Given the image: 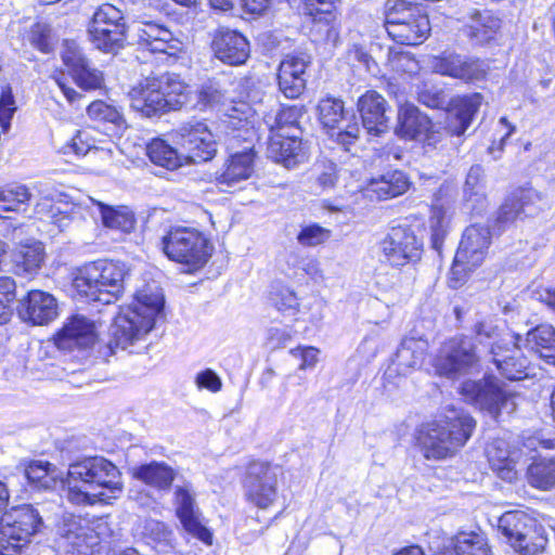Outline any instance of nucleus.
<instances>
[{"instance_id":"37998d69","label":"nucleus","mask_w":555,"mask_h":555,"mask_svg":"<svg viewBox=\"0 0 555 555\" xmlns=\"http://www.w3.org/2000/svg\"><path fill=\"white\" fill-rule=\"evenodd\" d=\"M74 341L77 346L86 348L95 340L94 324L82 315H74L63 326L60 333V343Z\"/></svg>"},{"instance_id":"c756f323","label":"nucleus","mask_w":555,"mask_h":555,"mask_svg":"<svg viewBox=\"0 0 555 555\" xmlns=\"http://www.w3.org/2000/svg\"><path fill=\"white\" fill-rule=\"evenodd\" d=\"M137 36L139 44L153 53L171 56L182 50V42L169 29L152 22L138 26Z\"/></svg>"},{"instance_id":"8fccbe9b","label":"nucleus","mask_w":555,"mask_h":555,"mask_svg":"<svg viewBox=\"0 0 555 555\" xmlns=\"http://www.w3.org/2000/svg\"><path fill=\"white\" fill-rule=\"evenodd\" d=\"M456 555H492L487 537L481 532H460L455 538Z\"/></svg>"},{"instance_id":"de8ad7c7","label":"nucleus","mask_w":555,"mask_h":555,"mask_svg":"<svg viewBox=\"0 0 555 555\" xmlns=\"http://www.w3.org/2000/svg\"><path fill=\"white\" fill-rule=\"evenodd\" d=\"M88 33L94 47L108 53L118 51L126 40V27H89Z\"/></svg>"},{"instance_id":"a19ab883","label":"nucleus","mask_w":555,"mask_h":555,"mask_svg":"<svg viewBox=\"0 0 555 555\" xmlns=\"http://www.w3.org/2000/svg\"><path fill=\"white\" fill-rule=\"evenodd\" d=\"M524 346L555 365V328L552 325L541 324L530 330L526 334Z\"/></svg>"},{"instance_id":"052dcab7","label":"nucleus","mask_w":555,"mask_h":555,"mask_svg":"<svg viewBox=\"0 0 555 555\" xmlns=\"http://www.w3.org/2000/svg\"><path fill=\"white\" fill-rule=\"evenodd\" d=\"M15 281L10 276H0V324L10 320L11 304L15 299Z\"/></svg>"},{"instance_id":"13d9d810","label":"nucleus","mask_w":555,"mask_h":555,"mask_svg":"<svg viewBox=\"0 0 555 555\" xmlns=\"http://www.w3.org/2000/svg\"><path fill=\"white\" fill-rule=\"evenodd\" d=\"M89 27L116 28L126 27V24L120 10L112 4H103L94 12Z\"/></svg>"},{"instance_id":"09e8293b","label":"nucleus","mask_w":555,"mask_h":555,"mask_svg":"<svg viewBox=\"0 0 555 555\" xmlns=\"http://www.w3.org/2000/svg\"><path fill=\"white\" fill-rule=\"evenodd\" d=\"M33 194L23 184L0 189V218H9L8 212H18L28 204Z\"/></svg>"},{"instance_id":"5701e85b","label":"nucleus","mask_w":555,"mask_h":555,"mask_svg":"<svg viewBox=\"0 0 555 555\" xmlns=\"http://www.w3.org/2000/svg\"><path fill=\"white\" fill-rule=\"evenodd\" d=\"M434 73L464 81L480 80L486 75L483 63L456 53H443L431 61Z\"/></svg>"},{"instance_id":"680f3d73","label":"nucleus","mask_w":555,"mask_h":555,"mask_svg":"<svg viewBox=\"0 0 555 555\" xmlns=\"http://www.w3.org/2000/svg\"><path fill=\"white\" fill-rule=\"evenodd\" d=\"M17 109L12 88L9 85L1 87L0 93V127L3 132L9 131L11 120Z\"/></svg>"},{"instance_id":"4c0bfd02","label":"nucleus","mask_w":555,"mask_h":555,"mask_svg":"<svg viewBox=\"0 0 555 555\" xmlns=\"http://www.w3.org/2000/svg\"><path fill=\"white\" fill-rule=\"evenodd\" d=\"M428 349L427 340L422 338H404L397 350L393 365L399 374L406 375L422 366Z\"/></svg>"},{"instance_id":"7ed1b4c3","label":"nucleus","mask_w":555,"mask_h":555,"mask_svg":"<svg viewBox=\"0 0 555 555\" xmlns=\"http://www.w3.org/2000/svg\"><path fill=\"white\" fill-rule=\"evenodd\" d=\"M476 426L466 412L453 406L420 430L418 446L427 460L440 461L453 456L470 438Z\"/></svg>"},{"instance_id":"412c9836","label":"nucleus","mask_w":555,"mask_h":555,"mask_svg":"<svg viewBox=\"0 0 555 555\" xmlns=\"http://www.w3.org/2000/svg\"><path fill=\"white\" fill-rule=\"evenodd\" d=\"M17 313L23 321L33 325H46L57 317L59 306L50 293L33 289L20 300Z\"/></svg>"},{"instance_id":"2f4dec72","label":"nucleus","mask_w":555,"mask_h":555,"mask_svg":"<svg viewBox=\"0 0 555 555\" xmlns=\"http://www.w3.org/2000/svg\"><path fill=\"white\" fill-rule=\"evenodd\" d=\"M481 103L482 95L480 93L457 99L453 108L447 114L444 130L451 135L460 137L464 134L479 111Z\"/></svg>"},{"instance_id":"39448f33","label":"nucleus","mask_w":555,"mask_h":555,"mask_svg":"<svg viewBox=\"0 0 555 555\" xmlns=\"http://www.w3.org/2000/svg\"><path fill=\"white\" fill-rule=\"evenodd\" d=\"M126 274L121 262L96 260L77 270L73 286L86 299L109 305L124 293Z\"/></svg>"},{"instance_id":"473e14b6","label":"nucleus","mask_w":555,"mask_h":555,"mask_svg":"<svg viewBox=\"0 0 555 555\" xmlns=\"http://www.w3.org/2000/svg\"><path fill=\"white\" fill-rule=\"evenodd\" d=\"M386 100L376 91H367L358 101L363 128L371 134L378 135L388 128Z\"/></svg>"},{"instance_id":"bb28decb","label":"nucleus","mask_w":555,"mask_h":555,"mask_svg":"<svg viewBox=\"0 0 555 555\" xmlns=\"http://www.w3.org/2000/svg\"><path fill=\"white\" fill-rule=\"evenodd\" d=\"M306 147L297 133L275 132L269 135L267 156L286 168L305 160Z\"/></svg>"},{"instance_id":"338daca9","label":"nucleus","mask_w":555,"mask_h":555,"mask_svg":"<svg viewBox=\"0 0 555 555\" xmlns=\"http://www.w3.org/2000/svg\"><path fill=\"white\" fill-rule=\"evenodd\" d=\"M30 543L0 529V555H23Z\"/></svg>"},{"instance_id":"393cba45","label":"nucleus","mask_w":555,"mask_h":555,"mask_svg":"<svg viewBox=\"0 0 555 555\" xmlns=\"http://www.w3.org/2000/svg\"><path fill=\"white\" fill-rule=\"evenodd\" d=\"M310 61L304 54H287L281 61L278 73L280 91L288 99H297L306 88V69Z\"/></svg>"},{"instance_id":"bf43d9fd","label":"nucleus","mask_w":555,"mask_h":555,"mask_svg":"<svg viewBox=\"0 0 555 555\" xmlns=\"http://www.w3.org/2000/svg\"><path fill=\"white\" fill-rule=\"evenodd\" d=\"M63 64L66 66L68 73L73 76L89 62L81 49L74 41H65L61 53Z\"/></svg>"},{"instance_id":"c03bdc74","label":"nucleus","mask_w":555,"mask_h":555,"mask_svg":"<svg viewBox=\"0 0 555 555\" xmlns=\"http://www.w3.org/2000/svg\"><path fill=\"white\" fill-rule=\"evenodd\" d=\"M528 483L539 490L555 489V457H539L527 468Z\"/></svg>"},{"instance_id":"4d7b16f0","label":"nucleus","mask_w":555,"mask_h":555,"mask_svg":"<svg viewBox=\"0 0 555 555\" xmlns=\"http://www.w3.org/2000/svg\"><path fill=\"white\" fill-rule=\"evenodd\" d=\"M463 192L466 201L481 203L485 199L483 169L481 166L474 165L470 167Z\"/></svg>"},{"instance_id":"b1692460","label":"nucleus","mask_w":555,"mask_h":555,"mask_svg":"<svg viewBox=\"0 0 555 555\" xmlns=\"http://www.w3.org/2000/svg\"><path fill=\"white\" fill-rule=\"evenodd\" d=\"M42 526L43 520L38 509L29 504L12 507L0 518V529L14 533L20 539L28 540V543L40 532Z\"/></svg>"},{"instance_id":"6e6d98bb","label":"nucleus","mask_w":555,"mask_h":555,"mask_svg":"<svg viewBox=\"0 0 555 555\" xmlns=\"http://www.w3.org/2000/svg\"><path fill=\"white\" fill-rule=\"evenodd\" d=\"M27 40L29 43L42 53H50L55 43L51 26L43 22L35 23L28 34Z\"/></svg>"},{"instance_id":"a211bd4d","label":"nucleus","mask_w":555,"mask_h":555,"mask_svg":"<svg viewBox=\"0 0 555 555\" xmlns=\"http://www.w3.org/2000/svg\"><path fill=\"white\" fill-rule=\"evenodd\" d=\"M34 188L40 197L36 204V212L41 217L49 218L61 231L68 228L79 215L78 208L66 203L62 207L64 195L50 183H38Z\"/></svg>"},{"instance_id":"5fc2aeb1","label":"nucleus","mask_w":555,"mask_h":555,"mask_svg":"<svg viewBox=\"0 0 555 555\" xmlns=\"http://www.w3.org/2000/svg\"><path fill=\"white\" fill-rule=\"evenodd\" d=\"M264 124L270 134L275 132L299 133L297 128V109L295 107L282 108L275 115H267Z\"/></svg>"},{"instance_id":"0e129e2a","label":"nucleus","mask_w":555,"mask_h":555,"mask_svg":"<svg viewBox=\"0 0 555 555\" xmlns=\"http://www.w3.org/2000/svg\"><path fill=\"white\" fill-rule=\"evenodd\" d=\"M73 79L83 90H96L104 86L103 73L92 66L89 62L83 66L82 70H79Z\"/></svg>"},{"instance_id":"f704fd0d","label":"nucleus","mask_w":555,"mask_h":555,"mask_svg":"<svg viewBox=\"0 0 555 555\" xmlns=\"http://www.w3.org/2000/svg\"><path fill=\"white\" fill-rule=\"evenodd\" d=\"M44 261V247L40 242L21 244L12 254L14 273L25 279H33Z\"/></svg>"},{"instance_id":"9d476101","label":"nucleus","mask_w":555,"mask_h":555,"mask_svg":"<svg viewBox=\"0 0 555 555\" xmlns=\"http://www.w3.org/2000/svg\"><path fill=\"white\" fill-rule=\"evenodd\" d=\"M422 246L412 229L393 227L379 242V261L393 268L403 267L421 258Z\"/></svg>"},{"instance_id":"6e6552de","label":"nucleus","mask_w":555,"mask_h":555,"mask_svg":"<svg viewBox=\"0 0 555 555\" xmlns=\"http://www.w3.org/2000/svg\"><path fill=\"white\" fill-rule=\"evenodd\" d=\"M491 243L488 225L472 224L463 233L450 271L449 284L457 288L469 272L481 266Z\"/></svg>"},{"instance_id":"3c124183","label":"nucleus","mask_w":555,"mask_h":555,"mask_svg":"<svg viewBox=\"0 0 555 555\" xmlns=\"http://www.w3.org/2000/svg\"><path fill=\"white\" fill-rule=\"evenodd\" d=\"M547 544L544 527L537 521L530 530H526L517 542H512V547L521 555H537Z\"/></svg>"},{"instance_id":"774afa93","label":"nucleus","mask_w":555,"mask_h":555,"mask_svg":"<svg viewBox=\"0 0 555 555\" xmlns=\"http://www.w3.org/2000/svg\"><path fill=\"white\" fill-rule=\"evenodd\" d=\"M418 101L430 108H442L447 105V95L443 90L428 83H424L417 93Z\"/></svg>"},{"instance_id":"864d4df0","label":"nucleus","mask_w":555,"mask_h":555,"mask_svg":"<svg viewBox=\"0 0 555 555\" xmlns=\"http://www.w3.org/2000/svg\"><path fill=\"white\" fill-rule=\"evenodd\" d=\"M55 468L50 463L34 461L25 468L24 474L27 480L38 489L53 488L55 478Z\"/></svg>"},{"instance_id":"0eeeda50","label":"nucleus","mask_w":555,"mask_h":555,"mask_svg":"<svg viewBox=\"0 0 555 555\" xmlns=\"http://www.w3.org/2000/svg\"><path fill=\"white\" fill-rule=\"evenodd\" d=\"M164 254L191 270L206 264L212 253V245L202 232L193 228L175 227L165 234L160 242Z\"/></svg>"},{"instance_id":"2eb2a0df","label":"nucleus","mask_w":555,"mask_h":555,"mask_svg":"<svg viewBox=\"0 0 555 555\" xmlns=\"http://www.w3.org/2000/svg\"><path fill=\"white\" fill-rule=\"evenodd\" d=\"M56 534L59 546L73 555H89L99 543L93 529L80 516L64 515L57 524Z\"/></svg>"},{"instance_id":"f3484780","label":"nucleus","mask_w":555,"mask_h":555,"mask_svg":"<svg viewBox=\"0 0 555 555\" xmlns=\"http://www.w3.org/2000/svg\"><path fill=\"white\" fill-rule=\"evenodd\" d=\"M542 194L533 189H520L512 193L502 204L495 219L498 231L521 216L533 217L542 210Z\"/></svg>"},{"instance_id":"6ab92c4d","label":"nucleus","mask_w":555,"mask_h":555,"mask_svg":"<svg viewBox=\"0 0 555 555\" xmlns=\"http://www.w3.org/2000/svg\"><path fill=\"white\" fill-rule=\"evenodd\" d=\"M396 133L409 140H424L428 144H435L442 135L434 128L431 120L411 103L399 107Z\"/></svg>"},{"instance_id":"603ef678","label":"nucleus","mask_w":555,"mask_h":555,"mask_svg":"<svg viewBox=\"0 0 555 555\" xmlns=\"http://www.w3.org/2000/svg\"><path fill=\"white\" fill-rule=\"evenodd\" d=\"M144 534L155 543V547L158 552L168 553L176 547L172 530L159 520H146L144 525Z\"/></svg>"},{"instance_id":"9b49d317","label":"nucleus","mask_w":555,"mask_h":555,"mask_svg":"<svg viewBox=\"0 0 555 555\" xmlns=\"http://www.w3.org/2000/svg\"><path fill=\"white\" fill-rule=\"evenodd\" d=\"M278 472L266 462H253L248 465L243 480L244 495L250 504L267 509L278 499Z\"/></svg>"},{"instance_id":"58836bf2","label":"nucleus","mask_w":555,"mask_h":555,"mask_svg":"<svg viewBox=\"0 0 555 555\" xmlns=\"http://www.w3.org/2000/svg\"><path fill=\"white\" fill-rule=\"evenodd\" d=\"M132 476L153 489L167 491L176 478V470L165 462L153 461L133 467Z\"/></svg>"},{"instance_id":"dca6fc26","label":"nucleus","mask_w":555,"mask_h":555,"mask_svg":"<svg viewBox=\"0 0 555 555\" xmlns=\"http://www.w3.org/2000/svg\"><path fill=\"white\" fill-rule=\"evenodd\" d=\"M250 117L251 108L245 102L231 104L225 108L224 134L230 151H235L243 142L254 152L253 142L256 139V130Z\"/></svg>"},{"instance_id":"ddd939ff","label":"nucleus","mask_w":555,"mask_h":555,"mask_svg":"<svg viewBox=\"0 0 555 555\" xmlns=\"http://www.w3.org/2000/svg\"><path fill=\"white\" fill-rule=\"evenodd\" d=\"M172 139L184 151L188 163L207 162L216 155L215 135L205 122H186L172 133Z\"/></svg>"},{"instance_id":"e2e57ef3","label":"nucleus","mask_w":555,"mask_h":555,"mask_svg":"<svg viewBox=\"0 0 555 555\" xmlns=\"http://www.w3.org/2000/svg\"><path fill=\"white\" fill-rule=\"evenodd\" d=\"M87 114L91 119L98 121H107L114 125H118L121 121V114L119 111L101 100L92 102L87 107Z\"/></svg>"},{"instance_id":"a878e982","label":"nucleus","mask_w":555,"mask_h":555,"mask_svg":"<svg viewBox=\"0 0 555 555\" xmlns=\"http://www.w3.org/2000/svg\"><path fill=\"white\" fill-rule=\"evenodd\" d=\"M215 56L229 65L244 64L249 57V42L238 31L219 28L211 42Z\"/></svg>"},{"instance_id":"423d86ee","label":"nucleus","mask_w":555,"mask_h":555,"mask_svg":"<svg viewBox=\"0 0 555 555\" xmlns=\"http://www.w3.org/2000/svg\"><path fill=\"white\" fill-rule=\"evenodd\" d=\"M385 14L386 31L400 44L416 46L429 35V20L416 4L405 0H388Z\"/></svg>"},{"instance_id":"aec40b11","label":"nucleus","mask_w":555,"mask_h":555,"mask_svg":"<svg viewBox=\"0 0 555 555\" xmlns=\"http://www.w3.org/2000/svg\"><path fill=\"white\" fill-rule=\"evenodd\" d=\"M304 14L313 23L312 31L321 40L336 44L339 39V25L336 14L337 0H301Z\"/></svg>"},{"instance_id":"20e7f679","label":"nucleus","mask_w":555,"mask_h":555,"mask_svg":"<svg viewBox=\"0 0 555 555\" xmlns=\"http://www.w3.org/2000/svg\"><path fill=\"white\" fill-rule=\"evenodd\" d=\"M188 88L176 74L146 78L129 91L131 107L146 117L177 111L188 101Z\"/></svg>"},{"instance_id":"c85d7f7f","label":"nucleus","mask_w":555,"mask_h":555,"mask_svg":"<svg viewBox=\"0 0 555 555\" xmlns=\"http://www.w3.org/2000/svg\"><path fill=\"white\" fill-rule=\"evenodd\" d=\"M520 341L521 338L505 347L498 345L490 356L499 373L509 380H520L528 376L529 361L521 352Z\"/></svg>"},{"instance_id":"69168bd1","label":"nucleus","mask_w":555,"mask_h":555,"mask_svg":"<svg viewBox=\"0 0 555 555\" xmlns=\"http://www.w3.org/2000/svg\"><path fill=\"white\" fill-rule=\"evenodd\" d=\"M331 231L319 224L304 227L297 234V241L302 246H317L330 238Z\"/></svg>"},{"instance_id":"4be33fe9","label":"nucleus","mask_w":555,"mask_h":555,"mask_svg":"<svg viewBox=\"0 0 555 555\" xmlns=\"http://www.w3.org/2000/svg\"><path fill=\"white\" fill-rule=\"evenodd\" d=\"M176 513L183 528L193 537L210 544L211 533L199 521V513L195 504L194 493L189 483L176 486L175 489Z\"/></svg>"},{"instance_id":"c9c22d12","label":"nucleus","mask_w":555,"mask_h":555,"mask_svg":"<svg viewBox=\"0 0 555 555\" xmlns=\"http://www.w3.org/2000/svg\"><path fill=\"white\" fill-rule=\"evenodd\" d=\"M409 185L408 177L403 171L389 170L372 177L367 182L366 192L374 194L379 201H385L402 195L406 192Z\"/></svg>"},{"instance_id":"72a5a7b5","label":"nucleus","mask_w":555,"mask_h":555,"mask_svg":"<svg viewBox=\"0 0 555 555\" xmlns=\"http://www.w3.org/2000/svg\"><path fill=\"white\" fill-rule=\"evenodd\" d=\"M272 302L283 317L295 318L301 312L299 299L291 288L283 287L274 292L272 294ZM323 307L324 305L320 299H313L311 302L302 306V311H310L308 321L317 324L323 319Z\"/></svg>"},{"instance_id":"49530a36","label":"nucleus","mask_w":555,"mask_h":555,"mask_svg":"<svg viewBox=\"0 0 555 555\" xmlns=\"http://www.w3.org/2000/svg\"><path fill=\"white\" fill-rule=\"evenodd\" d=\"M103 225L109 229L130 233L134 229L135 218L127 206L113 207L98 202Z\"/></svg>"},{"instance_id":"4468645a","label":"nucleus","mask_w":555,"mask_h":555,"mask_svg":"<svg viewBox=\"0 0 555 555\" xmlns=\"http://www.w3.org/2000/svg\"><path fill=\"white\" fill-rule=\"evenodd\" d=\"M319 119L330 130H337L336 140L346 150L359 137L360 128L353 113L346 112L343 101L334 98H325L318 105ZM335 135V133H332Z\"/></svg>"},{"instance_id":"cd10ccee","label":"nucleus","mask_w":555,"mask_h":555,"mask_svg":"<svg viewBox=\"0 0 555 555\" xmlns=\"http://www.w3.org/2000/svg\"><path fill=\"white\" fill-rule=\"evenodd\" d=\"M220 169L216 171V182L220 186L233 188L248 180L254 173L255 154L250 146L232 151Z\"/></svg>"},{"instance_id":"e433bc0d","label":"nucleus","mask_w":555,"mask_h":555,"mask_svg":"<svg viewBox=\"0 0 555 555\" xmlns=\"http://www.w3.org/2000/svg\"><path fill=\"white\" fill-rule=\"evenodd\" d=\"M475 334L481 344L489 345L490 356L493 354V349L498 345L505 347L515 343V339H520V335L513 333L504 322L494 318H487L477 322Z\"/></svg>"},{"instance_id":"a18cd8bd","label":"nucleus","mask_w":555,"mask_h":555,"mask_svg":"<svg viewBox=\"0 0 555 555\" xmlns=\"http://www.w3.org/2000/svg\"><path fill=\"white\" fill-rule=\"evenodd\" d=\"M537 521L522 511H509L500 517L499 529L512 545V542H517Z\"/></svg>"},{"instance_id":"7c9ffc66","label":"nucleus","mask_w":555,"mask_h":555,"mask_svg":"<svg viewBox=\"0 0 555 555\" xmlns=\"http://www.w3.org/2000/svg\"><path fill=\"white\" fill-rule=\"evenodd\" d=\"M486 455L492 470L501 479L512 482L517 478L516 465L520 452L512 450L506 440L501 438L492 440L486 449Z\"/></svg>"},{"instance_id":"1a4fd4ad","label":"nucleus","mask_w":555,"mask_h":555,"mask_svg":"<svg viewBox=\"0 0 555 555\" xmlns=\"http://www.w3.org/2000/svg\"><path fill=\"white\" fill-rule=\"evenodd\" d=\"M461 395L467 402L493 418H498L502 411L511 413L515 410L512 396L492 375H486L480 380L464 382L461 386Z\"/></svg>"},{"instance_id":"f8f14e48","label":"nucleus","mask_w":555,"mask_h":555,"mask_svg":"<svg viewBox=\"0 0 555 555\" xmlns=\"http://www.w3.org/2000/svg\"><path fill=\"white\" fill-rule=\"evenodd\" d=\"M479 363L474 344L467 337H454L446 341L437 354L434 366L439 375L455 377L468 373Z\"/></svg>"},{"instance_id":"ea45409f","label":"nucleus","mask_w":555,"mask_h":555,"mask_svg":"<svg viewBox=\"0 0 555 555\" xmlns=\"http://www.w3.org/2000/svg\"><path fill=\"white\" fill-rule=\"evenodd\" d=\"M500 27V18L491 11L473 10L464 31L476 43L482 44L493 39Z\"/></svg>"},{"instance_id":"79ce46f5","label":"nucleus","mask_w":555,"mask_h":555,"mask_svg":"<svg viewBox=\"0 0 555 555\" xmlns=\"http://www.w3.org/2000/svg\"><path fill=\"white\" fill-rule=\"evenodd\" d=\"M150 160L160 167L175 170L188 163L184 151H178L163 139H154L146 146Z\"/></svg>"},{"instance_id":"f03ea898","label":"nucleus","mask_w":555,"mask_h":555,"mask_svg":"<svg viewBox=\"0 0 555 555\" xmlns=\"http://www.w3.org/2000/svg\"><path fill=\"white\" fill-rule=\"evenodd\" d=\"M164 305L163 289L156 282L146 283L137 291L133 305L122 309L111 327L108 348L112 353L116 348L127 349L150 333Z\"/></svg>"},{"instance_id":"f257e3e1","label":"nucleus","mask_w":555,"mask_h":555,"mask_svg":"<svg viewBox=\"0 0 555 555\" xmlns=\"http://www.w3.org/2000/svg\"><path fill=\"white\" fill-rule=\"evenodd\" d=\"M62 482L67 500L76 505L107 504L122 491L118 468L101 456L70 464Z\"/></svg>"}]
</instances>
